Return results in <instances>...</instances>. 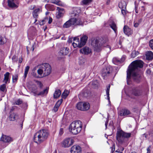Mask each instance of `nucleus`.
I'll use <instances>...</instances> for the list:
<instances>
[{"label": "nucleus", "instance_id": "33", "mask_svg": "<svg viewBox=\"0 0 153 153\" xmlns=\"http://www.w3.org/2000/svg\"><path fill=\"white\" fill-rule=\"evenodd\" d=\"M9 74L10 73L8 72H7L4 75V81L5 83H7L8 80Z\"/></svg>", "mask_w": 153, "mask_h": 153}, {"label": "nucleus", "instance_id": "60", "mask_svg": "<svg viewBox=\"0 0 153 153\" xmlns=\"http://www.w3.org/2000/svg\"><path fill=\"white\" fill-rule=\"evenodd\" d=\"M22 57L21 58H20L19 59V63H22Z\"/></svg>", "mask_w": 153, "mask_h": 153}, {"label": "nucleus", "instance_id": "47", "mask_svg": "<svg viewBox=\"0 0 153 153\" xmlns=\"http://www.w3.org/2000/svg\"><path fill=\"white\" fill-rule=\"evenodd\" d=\"M35 12L39 14L42 11V9L41 8H38L34 10Z\"/></svg>", "mask_w": 153, "mask_h": 153}, {"label": "nucleus", "instance_id": "59", "mask_svg": "<svg viewBox=\"0 0 153 153\" xmlns=\"http://www.w3.org/2000/svg\"><path fill=\"white\" fill-rule=\"evenodd\" d=\"M73 39V38H72L68 40V42L69 43H72Z\"/></svg>", "mask_w": 153, "mask_h": 153}, {"label": "nucleus", "instance_id": "37", "mask_svg": "<svg viewBox=\"0 0 153 153\" xmlns=\"http://www.w3.org/2000/svg\"><path fill=\"white\" fill-rule=\"evenodd\" d=\"M86 62V59L83 57H81L79 58V63L80 64L83 65L85 64Z\"/></svg>", "mask_w": 153, "mask_h": 153}, {"label": "nucleus", "instance_id": "11", "mask_svg": "<svg viewBox=\"0 0 153 153\" xmlns=\"http://www.w3.org/2000/svg\"><path fill=\"white\" fill-rule=\"evenodd\" d=\"M0 140L4 143L9 144L13 141V139L9 136L2 134Z\"/></svg>", "mask_w": 153, "mask_h": 153}, {"label": "nucleus", "instance_id": "64", "mask_svg": "<svg viewBox=\"0 0 153 153\" xmlns=\"http://www.w3.org/2000/svg\"><path fill=\"white\" fill-rule=\"evenodd\" d=\"M116 152H120V153H121V152H120L119 149L117 150L116 151Z\"/></svg>", "mask_w": 153, "mask_h": 153}, {"label": "nucleus", "instance_id": "12", "mask_svg": "<svg viewBox=\"0 0 153 153\" xmlns=\"http://www.w3.org/2000/svg\"><path fill=\"white\" fill-rule=\"evenodd\" d=\"M74 142V140L71 138L66 139L63 141L62 146L64 147H68L72 145Z\"/></svg>", "mask_w": 153, "mask_h": 153}, {"label": "nucleus", "instance_id": "26", "mask_svg": "<svg viewBox=\"0 0 153 153\" xmlns=\"http://www.w3.org/2000/svg\"><path fill=\"white\" fill-rule=\"evenodd\" d=\"M119 7L121 9H126V2L124 1H121L119 4Z\"/></svg>", "mask_w": 153, "mask_h": 153}, {"label": "nucleus", "instance_id": "9", "mask_svg": "<svg viewBox=\"0 0 153 153\" xmlns=\"http://www.w3.org/2000/svg\"><path fill=\"white\" fill-rule=\"evenodd\" d=\"M132 95L135 96H139L143 95V92L142 90L139 87H134L130 91Z\"/></svg>", "mask_w": 153, "mask_h": 153}, {"label": "nucleus", "instance_id": "27", "mask_svg": "<svg viewBox=\"0 0 153 153\" xmlns=\"http://www.w3.org/2000/svg\"><path fill=\"white\" fill-rule=\"evenodd\" d=\"M71 21V19L65 23L63 25V27L64 28H68L71 26L73 25H72V23Z\"/></svg>", "mask_w": 153, "mask_h": 153}, {"label": "nucleus", "instance_id": "63", "mask_svg": "<svg viewBox=\"0 0 153 153\" xmlns=\"http://www.w3.org/2000/svg\"><path fill=\"white\" fill-rule=\"evenodd\" d=\"M44 19L45 20L46 22L48 19V17H45Z\"/></svg>", "mask_w": 153, "mask_h": 153}, {"label": "nucleus", "instance_id": "54", "mask_svg": "<svg viewBox=\"0 0 153 153\" xmlns=\"http://www.w3.org/2000/svg\"><path fill=\"white\" fill-rule=\"evenodd\" d=\"M126 10V9H121V13L123 15H125L126 14L125 11Z\"/></svg>", "mask_w": 153, "mask_h": 153}, {"label": "nucleus", "instance_id": "42", "mask_svg": "<svg viewBox=\"0 0 153 153\" xmlns=\"http://www.w3.org/2000/svg\"><path fill=\"white\" fill-rule=\"evenodd\" d=\"M29 68H30L29 66H27L25 68V73H24V76H25V78L26 77V76H27V74L28 73V72L29 70Z\"/></svg>", "mask_w": 153, "mask_h": 153}, {"label": "nucleus", "instance_id": "24", "mask_svg": "<svg viewBox=\"0 0 153 153\" xmlns=\"http://www.w3.org/2000/svg\"><path fill=\"white\" fill-rule=\"evenodd\" d=\"M19 116V115L17 113H12L10 116V120L13 121H14L18 118Z\"/></svg>", "mask_w": 153, "mask_h": 153}, {"label": "nucleus", "instance_id": "5", "mask_svg": "<svg viewBox=\"0 0 153 153\" xmlns=\"http://www.w3.org/2000/svg\"><path fill=\"white\" fill-rule=\"evenodd\" d=\"M131 136V133H126L120 130L117 132V140L119 143H123L125 142L126 138H128Z\"/></svg>", "mask_w": 153, "mask_h": 153}, {"label": "nucleus", "instance_id": "46", "mask_svg": "<svg viewBox=\"0 0 153 153\" xmlns=\"http://www.w3.org/2000/svg\"><path fill=\"white\" fill-rule=\"evenodd\" d=\"M149 45L151 49L153 50V39H151L149 42Z\"/></svg>", "mask_w": 153, "mask_h": 153}, {"label": "nucleus", "instance_id": "30", "mask_svg": "<svg viewBox=\"0 0 153 153\" xmlns=\"http://www.w3.org/2000/svg\"><path fill=\"white\" fill-rule=\"evenodd\" d=\"M49 1H51L52 3L59 6H62V2L59 0H49Z\"/></svg>", "mask_w": 153, "mask_h": 153}, {"label": "nucleus", "instance_id": "50", "mask_svg": "<svg viewBox=\"0 0 153 153\" xmlns=\"http://www.w3.org/2000/svg\"><path fill=\"white\" fill-rule=\"evenodd\" d=\"M36 83L41 88L42 86V84L41 82L39 81H36Z\"/></svg>", "mask_w": 153, "mask_h": 153}, {"label": "nucleus", "instance_id": "25", "mask_svg": "<svg viewBox=\"0 0 153 153\" xmlns=\"http://www.w3.org/2000/svg\"><path fill=\"white\" fill-rule=\"evenodd\" d=\"M146 58L149 60L152 59H153V53L151 51H148L146 54Z\"/></svg>", "mask_w": 153, "mask_h": 153}, {"label": "nucleus", "instance_id": "56", "mask_svg": "<svg viewBox=\"0 0 153 153\" xmlns=\"http://www.w3.org/2000/svg\"><path fill=\"white\" fill-rule=\"evenodd\" d=\"M149 135L153 138V130L150 132Z\"/></svg>", "mask_w": 153, "mask_h": 153}, {"label": "nucleus", "instance_id": "48", "mask_svg": "<svg viewBox=\"0 0 153 153\" xmlns=\"http://www.w3.org/2000/svg\"><path fill=\"white\" fill-rule=\"evenodd\" d=\"M18 59V58L16 56H13L12 58V60L13 62H16Z\"/></svg>", "mask_w": 153, "mask_h": 153}, {"label": "nucleus", "instance_id": "13", "mask_svg": "<svg viewBox=\"0 0 153 153\" xmlns=\"http://www.w3.org/2000/svg\"><path fill=\"white\" fill-rule=\"evenodd\" d=\"M71 153H82L81 149L79 146L74 145L71 149Z\"/></svg>", "mask_w": 153, "mask_h": 153}, {"label": "nucleus", "instance_id": "17", "mask_svg": "<svg viewBox=\"0 0 153 153\" xmlns=\"http://www.w3.org/2000/svg\"><path fill=\"white\" fill-rule=\"evenodd\" d=\"M123 31L125 34L128 36L131 35L132 33V30L126 25H125L124 27Z\"/></svg>", "mask_w": 153, "mask_h": 153}, {"label": "nucleus", "instance_id": "62", "mask_svg": "<svg viewBox=\"0 0 153 153\" xmlns=\"http://www.w3.org/2000/svg\"><path fill=\"white\" fill-rule=\"evenodd\" d=\"M120 152H121V153L122 152L124 148L123 147H121L120 148Z\"/></svg>", "mask_w": 153, "mask_h": 153}, {"label": "nucleus", "instance_id": "34", "mask_svg": "<svg viewBox=\"0 0 153 153\" xmlns=\"http://www.w3.org/2000/svg\"><path fill=\"white\" fill-rule=\"evenodd\" d=\"M92 0H83L81 2V4L82 5H88L91 3Z\"/></svg>", "mask_w": 153, "mask_h": 153}, {"label": "nucleus", "instance_id": "6", "mask_svg": "<svg viewBox=\"0 0 153 153\" xmlns=\"http://www.w3.org/2000/svg\"><path fill=\"white\" fill-rule=\"evenodd\" d=\"M91 45L93 47L94 51L97 52L100 51L103 46L102 43L97 39H94L92 41Z\"/></svg>", "mask_w": 153, "mask_h": 153}, {"label": "nucleus", "instance_id": "52", "mask_svg": "<svg viewBox=\"0 0 153 153\" xmlns=\"http://www.w3.org/2000/svg\"><path fill=\"white\" fill-rule=\"evenodd\" d=\"M63 133V128H61L60 129L59 131V134L60 135H61Z\"/></svg>", "mask_w": 153, "mask_h": 153}, {"label": "nucleus", "instance_id": "2", "mask_svg": "<svg viewBox=\"0 0 153 153\" xmlns=\"http://www.w3.org/2000/svg\"><path fill=\"white\" fill-rule=\"evenodd\" d=\"M49 135L47 130L45 129L39 131L34 135V140L37 143H40L47 139Z\"/></svg>", "mask_w": 153, "mask_h": 153}, {"label": "nucleus", "instance_id": "49", "mask_svg": "<svg viewBox=\"0 0 153 153\" xmlns=\"http://www.w3.org/2000/svg\"><path fill=\"white\" fill-rule=\"evenodd\" d=\"M46 22V20L43 19L40 22H39V24L41 25H43Z\"/></svg>", "mask_w": 153, "mask_h": 153}, {"label": "nucleus", "instance_id": "57", "mask_svg": "<svg viewBox=\"0 0 153 153\" xmlns=\"http://www.w3.org/2000/svg\"><path fill=\"white\" fill-rule=\"evenodd\" d=\"M151 71L150 69H147L146 71V73L149 74H151Z\"/></svg>", "mask_w": 153, "mask_h": 153}, {"label": "nucleus", "instance_id": "23", "mask_svg": "<svg viewBox=\"0 0 153 153\" xmlns=\"http://www.w3.org/2000/svg\"><path fill=\"white\" fill-rule=\"evenodd\" d=\"M131 114L130 111L127 109H124L120 111V116H127Z\"/></svg>", "mask_w": 153, "mask_h": 153}, {"label": "nucleus", "instance_id": "20", "mask_svg": "<svg viewBox=\"0 0 153 153\" xmlns=\"http://www.w3.org/2000/svg\"><path fill=\"white\" fill-rule=\"evenodd\" d=\"M14 0H8V4L10 7L15 9L18 7V6L14 2Z\"/></svg>", "mask_w": 153, "mask_h": 153}, {"label": "nucleus", "instance_id": "29", "mask_svg": "<svg viewBox=\"0 0 153 153\" xmlns=\"http://www.w3.org/2000/svg\"><path fill=\"white\" fill-rule=\"evenodd\" d=\"M48 92V89L46 88L43 91H41L38 93L37 96H43L45 95H46Z\"/></svg>", "mask_w": 153, "mask_h": 153}, {"label": "nucleus", "instance_id": "36", "mask_svg": "<svg viewBox=\"0 0 153 153\" xmlns=\"http://www.w3.org/2000/svg\"><path fill=\"white\" fill-rule=\"evenodd\" d=\"M110 85H108V86L106 87V93L107 95V97L108 99V100H110V97H109V92L110 90Z\"/></svg>", "mask_w": 153, "mask_h": 153}, {"label": "nucleus", "instance_id": "8", "mask_svg": "<svg viewBox=\"0 0 153 153\" xmlns=\"http://www.w3.org/2000/svg\"><path fill=\"white\" fill-rule=\"evenodd\" d=\"M112 68L110 66H108L102 70L101 73L102 76L104 79H105L107 77L112 75Z\"/></svg>", "mask_w": 153, "mask_h": 153}, {"label": "nucleus", "instance_id": "32", "mask_svg": "<svg viewBox=\"0 0 153 153\" xmlns=\"http://www.w3.org/2000/svg\"><path fill=\"white\" fill-rule=\"evenodd\" d=\"M45 7L48 10L50 11H52L54 9L53 6L52 4H46L45 5Z\"/></svg>", "mask_w": 153, "mask_h": 153}, {"label": "nucleus", "instance_id": "4", "mask_svg": "<svg viewBox=\"0 0 153 153\" xmlns=\"http://www.w3.org/2000/svg\"><path fill=\"white\" fill-rule=\"evenodd\" d=\"M51 68L48 63H44L41 65L40 68L38 70L37 73L39 75L43 74L44 76L49 75L51 72Z\"/></svg>", "mask_w": 153, "mask_h": 153}, {"label": "nucleus", "instance_id": "22", "mask_svg": "<svg viewBox=\"0 0 153 153\" xmlns=\"http://www.w3.org/2000/svg\"><path fill=\"white\" fill-rule=\"evenodd\" d=\"M88 37L86 35H84L80 39V43L82 45V47L84 45L87 41Z\"/></svg>", "mask_w": 153, "mask_h": 153}, {"label": "nucleus", "instance_id": "53", "mask_svg": "<svg viewBox=\"0 0 153 153\" xmlns=\"http://www.w3.org/2000/svg\"><path fill=\"white\" fill-rule=\"evenodd\" d=\"M126 58V56L125 55H123L121 59V61L123 62Z\"/></svg>", "mask_w": 153, "mask_h": 153}, {"label": "nucleus", "instance_id": "61", "mask_svg": "<svg viewBox=\"0 0 153 153\" xmlns=\"http://www.w3.org/2000/svg\"><path fill=\"white\" fill-rule=\"evenodd\" d=\"M106 47V48H108V49L109 50H110L111 48V47L109 45H107Z\"/></svg>", "mask_w": 153, "mask_h": 153}, {"label": "nucleus", "instance_id": "15", "mask_svg": "<svg viewBox=\"0 0 153 153\" xmlns=\"http://www.w3.org/2000/svg\"><path fill=\"white\" fill-rule=\"evenodd\" d=\"M72 45L74 48H76L78 47L79 48L82 47L79 42V39L77 37H75L73 38V42Z\"/></svg>", "mask_w": 153, "mask_h": 153}, {"label": "nucleus", "instance_id": "1", "mask_svg": "<svg viewBox=\"0 0 153 153\" xmlns=\"http://www.w3.org/2000/svg\"><path fill=\"white\" fill-rule=\"evenodd\" d=\"M143 64L141 60H136L132 62L127 71V79L131 77L135 82H139L141 79L139 71L140 69L143 67Z\"/></svg>", "mask_w": 153, "mask_h": 153}, {"label": "nucleus", "instance_id": "38", "mask_svg": "<svg viewBox=\"0 0 153 153\" xmlns=\"http://www.w3.org/2000/svg\"><path fill=\"white\" fill-rule=\"evenodd\" d=\"M33 17L35 19V21L34 23H35L37 21V18L38 16V14L36 13V12H35L34 11H33Z\"/></svg>", "mask_w": 153, "mask_h": 153}, {"label": "nucleus", "instance_id": "51", "mask_svg": "<svg viewBox=\"0 0 153 153\" xmlns=\"http://www.w3.org/2000/svg\"><path fill=\"white\" fill-rule=\"evenodd\" d=\"M13 82H14L16 81L17 80V76L16 75L13 76Z\"/></svg>", "mask_w": 153, "mask_h": 153}, {"label": "nucleus", "instance_id": "41", "mask_svg": "<svg viewBox=\"0 0 153 153\" xmlns=\"http://www.w3.org/2000/svg\"><path fill=\"white\" fill-rule=\"evenodd\" d=\"M142 21L141 19H139L137 22H134V26L135 27H137L141 23Z\"/></svg>", "mask_w": 153, "mask_h": 153}, {"label": "nucleus", "instance_id": "39", "mask_svg": "<svg viewBox=\"0 0 153 153\" xmlns=\"http://www.w3.org/2000/svg\"><path fill=\"white\" fill-rule=\"evenodd\" d=\"M68 92L67 91H65L62 94V97L63 98L65 99L68 96Z\"/></svg>", "mask_w": 153, "mask_h": 153}, {"label": "nucleus", "instance_id": "44", "mask_svg": "<svg viewBox=\"0 0 153 153\" xmlns=\"http://www.w3.org/2000/svg\"><path fill=\"white\" fill-rule=\"evenodd\" d=\"M22 101L20 99H19L15 101L14 104L16 105H19L22 104Z\"/></svg>", "mask_w": 153, "mask_h": 153}, {"label": "nucleus", "instance_id": "40", "mask_svg": "<svg viewBox=\"0 0 153 153\" xmlns=\"http://www.w3.org/2000/svg\"><path fill=\"white\" fill-rule=\"evenodd\" d=\"M6 90V85L5 84H3L1 85L0 87V90L4 92Z\"/></svg>", "mask_w": 153, "mask_h": 153}, {"label": "nucleus", "instance_id": "3", "mask_svg": "<svg viewBox=\"0 0 153 153\" xmlns=\"http://www.w3.org/2000/svg\"><path fill=\"white\" fill-rule=\"evenodd\" d=\"M82 128V122L80 120L73 122L70 125L69 129L70 131L74 134H76L79 133Z\"/></svg>", "mask_w": 153, "mask_h": 153}, {"label": "nucleus", "instance_id": "21", "mask_svg": "<svg viewBox=\"0 0 153 153\" xmlns=\"http://www.w3.org/2000/svg\"><path fill=\"white\" fill-rule=\"evenodd\" d=\"M89 85L91 86L92 87L94 88H97L99 86V83L97 80L92 81L90 83Z\"/></svg>", "mask_w": 153, "mask_h": 153}, {"label": "nucleus", "instance_id": "55", "mask_svg": "<svg viewBox=\"0 0 153 153\" xmlns=\"http://www.w3.org/2000/svg\"><path fill=\"white\" fill-rule=\"evenodd\" d=\"M52 19L50 17H49V20L48 21V23L49 24H50L52 22Z\"/></svg>", "mask_w": 153, "mask_h": 153}, {"label": "nucleus", "instance_id": "28", "mask_svg": "<svg viewBox=\"0 0 153 153\" xmlns=\"http://www.w3.org/2000/svg\"><path fill=\"white\" fill-rule=\"evenodd\" d=\"M61 91L59 89L56 90L53 94L54 98H57L59 97L61 94Z\"/></svg>", "mask_w": 153, "mask_h": 153}, {"label": "nucleus", "instance_id": "18", "mask_svg": "<svg viewBox=\"0 0 153 153\" xmlns=\"http://www.w3.org/2000/svg\"><path fill=\"white\" fill-rule=\"evenodd\" d=\"M63 101L62 99H61L57 101L52 111L54 112H56L58 110L59 107Z\"/></svg>", "mask_w": 153, "mask_h": 153}, {"label": "nucleus", "instance_id": "58", "mask_svg": "<svg viewBox=\"0 0 153 153\" xmlns=\"http://www.w3.org/2000/svg\"><path fill=\"white\" fill-rule=\"evenodd\" d=\"M151 146H150L147 148V153H150V148H151Z\"/></svg>", "mask_w": 153, "mask_h": 153}, {"label": "nucleus", "instance_id": "43", "mask_svg": "<svg viewBox=\"0 0 153 153\" xmlns=\"http://www.w3.org/2000/svg\"><path fill=\"white\" fill-rule=\"evenodd\" d=\"M31 92L34 94L35 96L37 95L39 93L37 89L32 88Z\"/></svg>", "mask_w": 153, "mask_h": 153}, {"label": "nucleus", "instance_id": "35", "mask_svg": "<svg viewBox=\"0 0 153 153\" xmlns=\"http://www.w3.org/2000/svg\"><path fill=\"white\" fill-rule=\"evenodd\" d=\"M139 54V53L137 51H132L131 54V57L132 58L135 57L136 56Z\"/></svg>", "mask_w": 153, "mask_h": 153}, {"label": "nucleus", "instance_id": "45", "mask_svg": "<svg viewBox=\"0 0 153 153\" xmlns=\"http://www.w3.org/2000/svg\"><path fill=\"white\" fill-rule=\"evenodd\" d=\"M5 42L4 38L1 36H0V45H2Z\"/></svg>", "mask_w": 153, "mask_h": 153}, {"label": "nucleus", "instance_id": "7", "mask_svg": "<svg viewBox=\"0 0 153 153\" xmlns=\"http://www.w3.org/2000/svg\"><path fill=\"white\" fill-rule=\"evenodd\" d=\"M90 104L87 102H79L77 103L76 107L78 109L81 111H86L90 108Z\"/></svg>", "mask_w": 153, "mask_h": 153}, {"label": "nucleus", "instance_id": "19", "mask_svg": "<svg viewBox=\"0 0 153 153\" xmlns=\"http://www.w3.org/2000/svg\"><path fill=\"white\" fill-rule=\"evenodd\" d=\"M69 52V48L67 47L62 48L60 51V53L63 56L67 55Z\"/></svg>", "mask_w": 153, "mask_h": 153}, {"label": "nucleus", "instance_id": "10", "mask_svg": "<svg viewBox=\"0 0 153 153\" xmlns=\"http://www.w3.org/2000/svg\"><path fill=\"white\" fill-rule=\"evenodd\" d=\"M71 21L72 22L73 25H81L83 24V22L80 17L72 18L71 19Z\"/></svg>", "mask_w": 153, "mask_h": 153}, {"label": "nucleus", "instance_id": "31", "mask_svg": "<svg viewBox=\"0 0 153 153\" xmlns=\"http://www.w3.org/2000/svg\"><path fill=\"white\" fill-rule=\"evenodd\" d=\"M111 27L114 30L115 33H116L117 32V27L116 25L113 22L110 25Z\"/></svg>", "mask_w": 153, "mask_h": 153}, {"label": "nucleus", "instance_id": "14", "mask_svg": "<svg viewBox=\"0 0 153 153\" xmlns=\"http://www.w3.org/2000/svg\"><path fill=\"white\" fill-rule=\"evenodd\" d=\"M57 10L58 12L56 13V16L57 18L59 19L63 16L65 11L63 8H60L59 7H57Z\"/></svg>", "mask_w": 153, "mask_h": 153}, {"label": "nucleus", "instance_id": "16", "mask_svg": "<svg viewBox=\"0 0 153 153\" xmlns=\"http://www.w3.org/2000/svg\"><path fill=\"white\" fill-rule=\"evenodd\" d=\"M80 52L82 54L88 55L91 52V50L88 47H85L81 49Z\"/></svg>", "mask_w": 153, "mask_h": 153}]
</instances>
